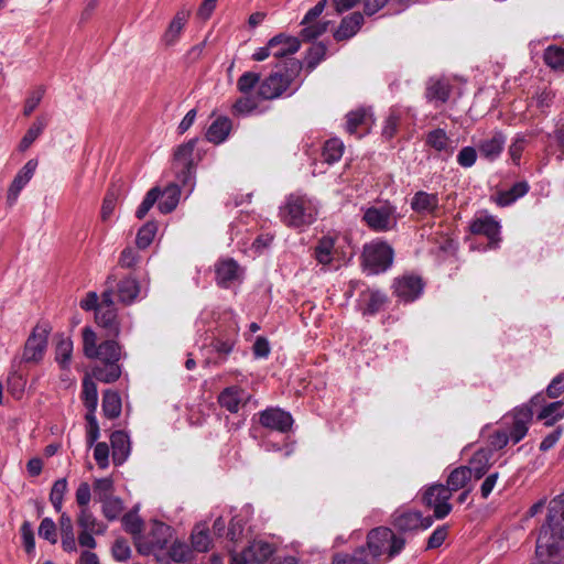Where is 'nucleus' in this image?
I'll list each match as a JSON object with an SVG mask.
<instances>
[{"label":"nucleus","mask_w":564,"mask_h":564,"mask_svg":"<svg viewBox=\"0 0 564 564\" xmlns=\"http://www.w3.org/2000/svg\"><path fill=\"white\" fill-rule=\"evenodd\" d=\"M304 29L302 30V36L306 41L314 40L321 36L324 32H326L328 22H317V23H308L303 24Z\"/></svg>","instance_id":"obj_62"},{"label":"nucleus","mask_w":564,"mask_h":564,"mask_svg":"<svg viewBox=\"0 0 564 564\" xmlns=\"http://www.w3.org/2000/svg\"><path fill=\"white\" fill-rule=\"evenodd\" d=\"M96 322L99 326L117 335L119 333V323L112 299V290L107 289L101 294V303L97 307Z\"/></svg>","instance_id":"obj_15"},{"label":"nucleus","mask_w":564,"mask_h":564,"mask_svg":"<svg viewBox=\"0 0 564 564\" xmlns=\"http://www.w3.org/2000/svg\"><path fill=\"white\" fill-rule=\"evenodd\" d=\"M215 271L217 283L223 288H228L240 276L239 265L231 259L219 261Z\"/></svg>","instance_id":"obj_27"},{"label":"nucleus","mask_w":564,"mask_h":564,"mask_svg":"<svg viewBox=\"0 0 564 564\" xmlns=\"http://www.w3.org/2000/svg\"><path fill=\"white\" fill-rule=\"evenodd\" d=\"M180 188L175 184H170L162 193L161 200L159 202V209L163 214L174 210L180 200Z\"/></svg>","instance_id":"obj_40"},{"label":"nucleus","mask_w":564,"mask_h":564,"mask_svg":"<svg viewBox=\"0 0 564 564\" xmlns=\"http://www.w3.org/2000/svg\"><path fill=\"white\" fill-rule=\"evenodd\" d=\"M237 335L238 325L236 322H232L225 333H223L220 329L218 330L217 336L212 343V348L221 360H225L227 356L232 351Z\"/></svg>","instance_id":"obj_22"},{"label":"nucleus","mask_w":564,"mask_h":564,"mask_svg":"<svg viewBox=\"0 0 564 564\" xmlns=\"http://www.w3.org/2000/svg\"><path fill=\"white\" fill-rule=\"evenodd\" d=\"M160 197V191L158 187H153L151 188L144 199L142 200V203L140 204V206L138 207L137 212H135V216L139 218V219H142L145 217V215L148 214V212L152 208V206L155 204V202L159 199Z\"/></svg>","instance_id":"obj_58"},{"label":"nucleus","mask_w":564,"mask_h":564,"mask_svg":"<svg viewBox=\"0 0 564 564\" xmlns=\"http://www.w3.org/2000/svg\"><path fill=\"white\" fill-rule=\"evenodd\" d=\"M344 153V143L339 139L326 141L323 150V156L326 162L334 163L340 160Z\"/></svg>","instance_id":"obj_52"},{"label":"nucleus","mask_w":564,"mask_h":564,"mask_svg":"<svg viewBox=\"0 0 564 564\" xmlns=\"http://www.w3.org/2000/svg\"><path fill=\"white\" fill-rule=\"evenodd\" d=\"M532 419L533 412L527 405L516 408L512 412L505 415L501 427L489 436L491 449H501L510 442L512 444L519 443L527 435Z\"/></svg>","instance_id":"obj_2"},{"label":"nucleus","mask_w":564,"mask_h":564,"mask_svg":"<svg viewBox=\"0 0 564 564\" xmlns=\"http://www.w3.org/2000/svg\"><path fill=\"white\" fill-rule=\"evenodd\" d=\"M451 494L444 485L435 484L429 487L423 494V502L434 510L436 519H444L452 511V505L448 502Z\"/></svg>","instance_id":"obj_12"},{"label":"nucleus","mask_w":564,"mask_h":564,"mask_svg":"<svg viewBox=\"0 0 564 564\" xmlns=\"http://www.w3.org/2000/svg\"><path fill=\"white\" fill-rule=\"evenodd\" d=\"M112 556L118 562H127L131 556V547L123 539H117L111 547Z\"/></svg>","instance_id":"obj_59"},{"label":"nucleus","mask_w":564,"mask_h":564,"mask_svg":"<svg viewBox=\"0 0 564 564\" xmlns=\"http://www.w3.org/2000/svg\"><path fill=\"white\" fill-rule=\"evenodd\" d=\"M392 524L401 532L426 530L433 524L431 517H423L419 511L397 510L393 513Z\"/></svg>","instance_id":"obj_14"},{"label":"nucleus","mask_w":564,"mask_h":564,"mask_svg":"<svg viewBox=\"0 0 564 564\" xmlns=\"http://www.w3.org/2000/svg\"><path fill=\"white\" fill-rule=\"evenodd\" d=\"M156 231H158V225L153 221H148L147 224H144L138 231L137 234V239H135V242H137V246L138 248L140 249H145L148 248L155 235H156Z\"/></svg>","instance_id":"obj_50"},{"label":"nucleus","mask_w":564,"mask_h":564,"mask_svg":"<svg viewBox=\"0 0 564 564\" xmlns=\"http://www.w3.org/2000/svg\"><path fill=\"white\" fill-rule=\"evenodd\" d=\"M563 403L561 401L552 402L544 406L538 415L539 420H543L545 425H553L564 416Z\"/></svg>","instance_id":"obj_46"},{"label":"nucleus","mask_w":564,"mask_h":564,"mask_svg":"<svg viewBox=\"0 0 564 564\" xmlns=\"http://www.w3.org/2000/svg\"><path fill=\"white\" fill-rule=\"evenodd\" d=\"M258 97L251 94L243 95L234 105V111L238 115L247 116L258 109Z\"/></svg>","instance_id":"obj_54"},{"label":"nucleus","mask_w":564,"mask_h":564,"mask_svg":"<svg viewBox=\"0 0 564 564\" xmlns=\"http://www.w3.org/2000/svg\"><path fill=\"white\" fill-rule=\"evenodd\" d=\"M140 288L138 282L132 278H126L118 284V296L120 302L124 304L132 303L139 295Z\"/></svg>","instance_id":"obj_41"},{"label":"nucleus","mask_w":564,"mask_h":564,"mask_svg":"<svg viewBox=\"0 0 564 564\" xmlns=\"http://www.w3.org/2000/svg\"><path fill=\"white\" fill-rule=\"evenodd\" d=\"M259 79H260L259 74H257L254 72L243 73L237 82L238 90L242 95L251 94L253 88L259 83Z\"/></svg>","instance_id":"obj_55"},{"label":"nucleus","mask_w":564,"mask_h":564,"mask_svg":"<svg viewBox=\"0 0 564 564\" xmlns=\"http://www.w3.org/2000/svg\"><path fill=\"white\" fill-rule=\"evenodd\" d=\"M440 206L438 195L419 191L411 199V208L421 215H432Z\"/></svg>","instance_id":"obj_26"},{"label":"nucleus","mask_w":564,"mask_h":564,"mask_svg":"<svg viewBox=\"0 0 564 564\" xmlns=\"http://www.w3.org/2000/svg\"><path fill=\"white\" fill-rule=\"evenodd\" d=\"M94 490L99 501L111 497L113 490V482L110 478L96 479L94 482Z\"/></svg>","instance_id":"obj_60"},{"label":"nucleus","mask_w":564,"mask_h":564,"mask_svg":"<svg viewBox=\"0 0 564 564\" xmlns=\"http://www.w3.org/2000/svg\"><path fill=\"white\" fill-rule=\"evenodd\" d=\"M544 62L553 69L564 66V47L560 45H550L544 52Z\"/></svg>","instance_id":"obj_53"},{"label":"nucleus","mask_w":564,"mask_h":564,"mask_svg":"<svg viewBox=\"0 0 564 564\" xmlns=\"http://www.w3.org/2000/svg\"><path fill=\"white\" fill-rule=\"evenodd\" d=\"M83 350L87 358L99 359L105 362H118L121 357V348L115 340H106L97 345L96 333L85 327L83 329Z\"/></svg>","instance_id":"obj_7"},{"label":"nucleus","mask_w":564,"mask_h":564,"mask_svg":"<svg viewBox=\"0 0 564 564\" xmlns=\"http://www.w3.org/2000/svg\"><path fill=\"white\" fill-rule=\"evenodd\" d=\"M470 230L476 235H485L492 246H496L499 241L500 225L491 216L477 217L470 224Z\"/></svg>","instance_id":"obj_24"},{"label":"nucleus","mask_w":564,"mask_h":564,"mask_svg":"<svg viewBox=\"0 0 564 564\" xmlns=\"http://www.w3.org/2000/svg\"><path fill=\"white\" fill-rule=\"evenodd\" d=\"M59 530L62 535V547L65 552L72 553L77 551V543L73 529V521L66 513H62L59 518Z\"/></svg>","instance_id":"obj_32"},{"label":"nucleus","mask_w":564,"mask_h":564,"mask_svg":"<svg viewBox=\"0 0 564 564\" xmlns=\"http://www.w3.org/2000/svg\"><path fill=\"white\" fill-rule=\"evenodd\" d=\"M470 468L467 466H460L455 468L447 478L448 492L452 495L453 491H457L466 487L467 482L471 477Z\"/></svg>","instance_id":"obj_37"},{"label":"nucleus","mask_w":564,"mask_h":564,"mask_svg":"<svg viewBox=\"0 0 564 564\" xmlns=\"http://www.w3.org/2000/svg\"><path fill=\"white\" fill-rule=\"evenodd\" d=\"M491 460V451L489 449H479L469 460L470 473L475 476V478H481L490 467Z\"/></svg>","instance_id":"obj_35"},{"label":"nucleus","mask_w":564,"mask_h":564,"mask_svg":"<svg viewBox=\"0 0 564 564\" xmlns=\"http://www.w3.org/2000/svg\"><path fill=\"white\" fill-rule=\"evenodd\" d=\"M173 530L170 525L152 521L143 536L137 538V550L142 555H154L158 560L164 558V552L172 542Z\"/></svg>","instance_id":"obj_4"},{"label":"nucleus","mask_w":564,"mask_h":564,"mask_svg":"<svg viewBox=\"0 0 564 564\" xmlns=\"http://www.w3.org/2000/svg\"><path fill=\"white\" fill-rule=\"evenodd\" d=\"M37 167L36 160H29L23 167L17 173L14 180L12 181L7 195V202L10 206L15 204L20 192L24 188V186L31 181L33 177L35 170Z\"/></svg>","instance_id":"obj_18"},{"label":"nucleus","mask_w":564,"mask_h":564,"mask_svg":"<svg viewBox=\"0 0 564 564\" xmlns=\"http://www.w3.org/2000/svg\"><path fill=\"white\" fill-rule=\"evenodd\" d=\"M231 130V121L227 117H218L207 129L206 139L213 143L224 142Z\"/></svg>","instance_id":"obj_31"},{"label":"nucleus","mask_w":564,"mask_h":564,"mask_svg":"<svg viewBox=\"0 0 564 564\" xmlns=\"http://www.w3.org/2000/svg\"><path fill=\"white\" fill-rule=\"evenodd\" d=\"M94 458L102 469L109 465V447L105 442L97 443L94 448Z\"/></svg>","instance_id":"obj_63"},{"label":"nucleus","mask_w":564,"mask_h":564,"mask_svg":"<svg viewBox=\"0 0 564 564\" xmlns=\"http://www.w3.org/2000/svg\"><path fill=\"white\" fill-rule=\"evenodd\" d=\"M77 523L83 531H93L96 534H102L106 531V527L97 520L90 509H80Z\"/></svg>","instance_id":"obj_39"},{"label":"nucleus","mask_w":564,"mask_h":564,"mask_svg":"<svg viewBox=\"0 0 564 564\" xmlns=\"http://www.w3.org/2000/svg\"><path fill=\"white\" fill-rule=\"evenodd\" d=\"M102 411L109 419L118 417L121 413V399L118 393L107 391L102 398Z\"/></svg>","instance_id":"obj_44"},{"label":"nucleus","mask_w":564,"mask_h":564,"mask_svg":"<svg viewBox=\"0 0 564 564\" xmlns=\"http://www.w3.org/2000/svg\"><path fill=\"white\" fill-rule=\"evenodd\" d=\"M529 192V184L527 182L516 183L509 191L500 192L495 202L499 206H508L514 203L518 198L523 197Z\"/></svg>","instance_id":"obj_36"},{"label":"nucleus","mask_w":564,"mask_h":564,"mask_svg":"<svg viewBox=\"0 0 564 564\" xmlns=\"http://www.w3.org/2000/svg\"><path fill=\"white\" fill-rule=\"evenodd\" d=\"M93 375L97 380L109 383L116 381L120 377L121 369L118 362H105L104 367H96L93 370Z\"/></svg>","instance_id":"obj_45"},{"label":"nucleus","mask_w":564,"mask_h":564,"mask_svg":"<svg viewBox=\"0 0 564 564\" xmlns=\"http://www.w3.org/2000/svg\"><path fill=\"white\" fill-rule=\"evenodd\" d=\"M317 213L314 202L305 195L292 194L280 209L282 221L290 227H302L314 221Z\"/></svg>","instance_id":"obj_5"},{"label":"nucleus","mask_w":564,"mask_h":564,"mask_svg":"<svg viewBox=\"0 0 564 564\" xmlns=\"http://www.w3.org/2000/svg\"><path fill=\"white\" fill-rule=\"evenodd\" d=\"M259 415V421L262 426L281 433L290 431L293 424L291 414L279 408L267 409Z\"/></svg>","instance_id":"obj_16"},{"label":"nucleus","mask_w":564,"mask_h":564,"mask_svg":"<svg viewBox=\"0 0 564 564\" xmlns=\"http://www.w3.org/2000/svg\"><path fill=\"white\" fill-rule=\"evenodd\" d=\"M451 94L449 83L445 79L432 78L426 86V98L430 101L445 102Z\"/></svg>","instance_id":"obj_33"},{"label":"nucleus","mask_w":564,"mask_h":564,"mask_svg":"<svg viewBox=\"0 0 564 564\" xmlns=\"http://www.w3.org/2000/svg\"><path fill=\"white\" fill-rule=\"evenodd\" d=\"M528 143H529V140H528L527 135H524V134H517L513 138V140L509 147V154L514 164L518 165L520 163L522 152L525 149V147L528 145Z\"/></svg>","instance_id":"obj_57"},{"label":"nucleus","mask_w":564,"mask_h":564,"mask_svg":"<svg viewBox=\"0 0 564 564\" xmlns=\"http://www.w3.org/2000/svg\"><path fill=\"white\" fill-rule=\"evenodd\" d=\"M364 220L375 231H388L395 227V208L389 204L371 206L365 210Z\"/></svg>","instance_id":"obj_11"},{"label":"nucleus","mask_w":564,"mask_h":564,"mask_svg":"<svg viewBox=\"0 0 564 564\" xmlns=\"http://www.w3.org/2000/svg\"><path fill=\"white\" fill-rule=\"evenodd\" d=\"M274 549L272 544L264 541H253L241 553L231 554V564H250V563H264L273 554Z\"/></svg>","instance_id":"obj_13"},{"label":"nucleus","mask_w":564,"mask_h":564,"mask_svg":"<svg viewBox=\"0 0 564 564\" xmlns=\"http://www.w3.org/2000/svg\"><path fill=\"white\" fill-rule=\"evenodd\" d=\"M165 554L175 562H183L187 560L189 551L184 543L172 540L171 545H167L164 552Z\"/></svg>","instance_id":"obj_56"},{"label":"nucleus","mask_w":564,"mask_h":564,"mask_svg":"<svg viewBox=\"0 0 564 564\" xmlns=\"http://www.w3.org/2000/svg\"><path fill=\"white\" fill-rule=\"evenodd\" d=\"M387 302L384 293L375 289H366L361 291L358 300V307L364 315H373L378 313Z\"/></svg>","instance_id":"obj_23"},{"label":"nucleus","mask_w":564,"mask_h":564,"mask_svg":"<svg viewBox=\"0 0 564 564\" xmlns=\"http://www.w3.org/2000/svg\"><path fill=\"white\" fill-rule=\"evenodd\" d=\"M367 545L369 556L364 558L368 560L369 564H376L378 557L384 553H388L389 558L398 555L403 550L405 540L388 528H377L368 534Z\"/></svg>","instance_id":"obj_6"},{"label":"nucleus","mask_w":564,"mask_h":564,"mask_svg":"<svg viewBox=\"0 0 564 564\" xmlns=\"http://www.w3.org/2000/svg\"><path fill=\"white\" fill-rule=\"evenodd\" d=\"M246 393L242 389L234 386L226 388L218 397L219 404L231 413L239 410L240 403L245 400Z\"/></svg>","instance_id":"obj_30"},{"label":"nucleus","mask_w":564,"mask_h":564,"mask_svg":"<svg viewBox=\"0 0 564 564\" xmlns=\"http://www.w3.org/2000/svg\"><path fill=\"white\" fill-rule=\"evenodd\" d=\"M364 17L359 12H354L349 17L343 19L338 30L335 33L337 40H345L354 36L360 29Z\"/></svg>","instance_id":"obj_34"},{"label":"nucleus","mask_w":564,"mask_h":564,"mask_svg":"<svg viewBox=\"0 0 564 564\" xmlns=\"http://www.w3.org/2000/svg\"><path fill=\"white\" fill-rule=\"evenodd\" d=\"M362 258L366 269L377 274L392 264L393 249L384 241L375 240L364 247Z\"/></svg>","instance_id":"obj_8"},{"label":"nucleus","mask_w":564,"mask_h":564,"mask_svg":"<svg viewBox=\"0 0 564 564\" xmlns=\"http://www.w3.org/2000/svg\"><path fill=\"white\" fill-rule=\"evenodd\" d=\"M83 400L87 410L96 411L98 392L95 382L89 377H86L83 381Z\"/></svg>","instance_id":"obj_49"},{"label":"nucleus","mask_w":564,"mask_h":564,"mask_svg":"<svg viewBox=\"0 0 564 564\" xmlns=\"http://www.w3.org/2000/svg\"><path fill=\"white\" fill-rule=\"evenodd\" d=\"M50 327L46 324L36 325L29 336L22 359L25 362H40L47 348Z\"/></svg>","instance_id":"obj_10"},{"label":"nucleus","mask_w":564,"mask_h":564,"mask_svg":"<svg viewBox=\"0 0 564 564\" xmlns=\"http://www.w3.org/2000/svg\"><path fill=\"white\" fill-rule=\"evenodd\" d=\"M212 540L208 534V528L204 523L197 524L192 532V545L195 551L206 552L209 550Z\"/></svg>","instance_id":"obj_42"},{"label":"nucleus","mask_w":564,"mask_h":564,"mask_svg":"<svg viewBox=\"0 0 564 564\" xmlns=\"http://www.w3.org/2000/svg\"><path fill=\"white\" fill-rule=\"evenodd\" d=\"M196 139H192L186 143L181 144L174 153V164L177 170V178L183 186H188L189 192L194 184V150L196 147Z\"/></svg>","instance_id":"obj_9"},{"label":"nucleus","mask_w":564,"mask_h":564,"mask_svg":"<svg viewBox=\"0 0 564 564\" xmlns=\"http://www.w3.org/2000/svg\"><path fill=\"white\" fill-rule=\"evenodd\" d=\"M476 159H477V151L473 147L463 148L457 155V162L463 167L473 166L476 162Z\"/></svg>","instance_id":"obj_64"},{"label":"nucleus","mask_w":564,"mask_h":564,"mask_svg":"<svg viewBox=\"0 0 564 564\" xmlns=\"http://www.w3.org/2000/svg\"><path fill=\"white\" fill-rule=\"evenodd\" d=\"M425 143L444 158L451 156L457 148V143L452 140L443 129L430 131L426 134Z\"/></svg>","instance_id":"obj_21"},{"label":"nucleus","mask_w":564,"mask_h":564,"mask_svg":"<svg viewBox=\"0 0 564 564\" xmlns=\"http://www.w3.org/2000/svg\"><path fill=\"white\" fill-rule=\"evenodd\" d=\"M423 282L416 275H403L394 281L395 295L404 302H412L423 292Z\"/></svg>","instance_id":"obj_17"},{"label":"nucleus","mask_w":564,"mask_h":564,"mask_svg":"<svg viewBox=\"0 0 564 564\" xmlns=\"http://www.w3.org/2000/svg\"><path fill=\"white\" fill-rule=\"evenodd\" d=\"M189 17L191 10L187 8H182L175 13L174 18L171 20L164 34L162 35V42L164 45L173 46L178 42Z\"/></svg>","instance_id":"obj_20"},{"label":"nucleus","mask_w":564,"mask_h":564,"mask_svg":"<svg viewBox=\"0 0 564 564\" xmlns=\"http://www.w3.org/2000/svg\"><path fill=\"white\" fill-rule=\"evenodd\" d=\"M371 115L366 109H357L347 115L346 131L350 134L357 132L358 127L368 126Z\"/></svg>","instance_id":"obj_43"},{"label":"nucleus","mask_w":564,"mask_h":564,"mask_svg":"<svg viewBox=\"0 0 564 564\" xmlns=\"http://www.w3.org/2000/svg\"><path fill=\"white\" fill-rule=\"evenodd\" d=\"M122 525L124 530L133 536L134 544L137 545V538L143 536L142 527L143 522L137 514V511H131L123 516Z\"/></svg>","instance_id":"obj_48"},{"label":"nucleus","mask_w":564,"mask_h":564,"mask_svg":"<svg viewBox=\"0 0 564 564\" xmlns=\"http://www.w3.org/2000/svg\"><path fill=\"white\" fill-rule=\"evenodd\" d=\"M46 126V122L43 118H37L31 127L28 129L26 133L22 138L19 149L20 151L28 150L32 143L41 135L44 128Z\"/></svg>","instance_id":"obj_47"},{"label":"nucleus","mask_w":564,"mask_h":564,"mask_svg":"<svg viewBox=\"0 0 564 564\" xmlns=\"http://www.w3.org/2000/svg\"><path fill=\"white\" fill-rule=\"evenodd\" d=\"M302 70V63L295 58H289L284 64V72L281 69L273 72L264 78L258 89V95L262 99H275L284 93L293 94L300 87L297 77Z\"/></svg>","instance_id":"obj_3"},{"label":"nucleus","mask_w":564,"mask_h":564,"mask_svg":"<svg viewBox=\"0 0 564 564\" xmlns=\"http://www.w3.org/2000/svg\"><path fill=\"white\" fill-rule=\"evenodd\" d=\"M564 543V495L552 499L545 523L536 539V555L542 562L556 554Z\"/></svg>","instance_id":"obj_1"},{"label":"nucleus","mask_w":564,"mask_h":564,"mask_svg":"<svg viewBox=\"0 0 564 564\" xmlns=\"http://www.w3.org/2000/svg\"><path fill=\"white\" fill-rule=\"evenodd\" d=\"M506 144V135L501 131H494L477 143L480 156L488 160H497Z\"/></svg>","instance_id":"obj_19"},{"label":"nucleus","mask_w":564,"mask_h":564,"mask_svg":"<svg viewBox=\"0 0 564 564\" xmlns=\"http://www.w3.org/2000/svg\"><path fill=\"white\" fill-rule=\"evenodd\" d=\"M112 447V459L116 465L126 462L130 454V441L128 435L122 431H116L110 436Z\"/></svg>","instance_id":"obj_28"},{"label":"nucleus","mask_w":564,"mask_h":564,"mask_svg":"<svg viewBox=\"0 0 564 564\" xmlns=\"http://www.w3.org/2000/svg\"><path fill=\"white\" fill-rule=\"evenodd\" d=\"M39 535L52 544L57 542L56 525L51 518H44L39 527Z\"/></svg>","instance_id":"obj_61"},{"label":"nucleus","mask_w":564,"mask_h":564,"mask_svg":"<svg viewBox=\"0 0 564 564\" xmlns=\"http://www.w3.org/2000/svg\"><path fill=\"white\" fill-rule=\"evenodd\" d=\"M73 354V341L69 337L61 336L55 348V360L62 369H68Z\"/></svg>","instance_id":"obj_38"},{"label":"nucleus","mask_w":564,"mask_h":564,"mask_svg":"<svg viewBox=\"0 0 564 564\" xmlns=\"http://www.w3.org/2000/svg\"><path fill=\"white\" fill-rule=\"evenodd\" d=\"M270 47H273L272 55L276 58L286 57L295 54L301 43L297 37L285 34H278L270 40Z\"/></svg>","instance_id":"obj_25"},{"label":"nucleus","mask_w":564,"mask_h":564,"mask_svg":"<svg viewBox=\"0 0 564 564\" xmlns=\"http://www.w3.org/2000/svg\"><path fill=\"white\" fill-rule=\"evenodd\" d=\"M102 503V514L110 521L116 520L123 511V502L117 497H109L100 501Z\"/></svg>","instance_id":"obj_51"},{"label":"nucleus","mask_w":564,"mask_h":564,"mask_svg":"<svg viewBox=\"0 0 564 564\" xmlns=\"http://www.w3.org/2000/svg\"><path fill=\"white\" fill-rule=\"evenodd\" d=\"M335 253V239L329 236L319 239L314 249L315 260L324 267L330 265L333 263Z\"/></svg>","instance_id":"obj_29"}]
</instances>
